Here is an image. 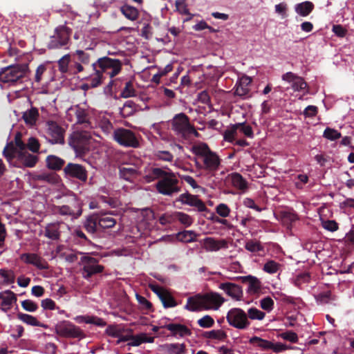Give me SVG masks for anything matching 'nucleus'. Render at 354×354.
<instances>
[{
	"instance_id": "1",
	"label": "nucleus",
	"mask_w": 354,
	"mask_h": 354,
	"mask_svg": "<svg viewBox=\"0 0 354 354\" xmlns=\"http://www.w3.org/2000/svg\"><path fill=\"white\" fill-rule=\"evenodd\" d=\"M92 67L95 73L90 75V87H97L104 78V74L109 75L111 78L118 75L121 71L122 64L118 59L103 57L93 63Z\"/></svg>"
},
{
	"instance_id": "2",
	"label": "nucleus",
	"mask_w": 354,
	"mask_h": 354,
	"mask_svg": "<svg viewBox=\"0 0 354 354\" xmlns=\"http://www.w3.org/2000/svg\"><path fill=\"white\" fill-rule=\"evenodd\" d=\"M224 301V298L217 292L197 294L187 299L185 308L192 312L209 309L218 310Z\"/></svg>"
},
{
	"instance_id": "3",
	"label": "nucleus",
	"mask_w": 354,
	"mask_h": 354,
	"mask_svg": "<svg viewBox=\"0 0 354 354\" xmlns=\"http://www.w3.org/2000/svg\"><path fill=\"white\" fill-rule=\"evenodd\" d=\"M192 151L203 162V170L206 171L210 176H214L221 163L218 155L212 151L204 142L194 146Z\"/></svg>"
},
{
	"instance_id": "4",
	"label": "nucleus",
	"mask_w": 354,
	"mask_h": 354,
	"mask_svg": "<svg viewBox=\"0 0 354 354\" xmlns=\"http://www.w3.org/2000/svg\"><path fill=\"white\" fill-rule=\"evenodd\" d=\"M155 188L159 194L167 196H171L181 191L180 181L176 174L169 169L166 171V174L156 183Z\"/></svg>"
},
{
	"instance_id": "5",
	"label": "nucleus",
	"mask_w": 354,
	"mask_h": 354,
	"mask_svg": "<svg viewBox=\"0 0 354 354\" xmlns=\"http://www.w3.org/2000/svg\"><path fill=\"white\" fill-rule=\"evenodd\" d=\"M171 129L178 136L187 138L190 135L198 137L199 133L194 127L190 124L189 117L184 113L174 115L171 121Z\"/></svg>"
},
{
	"instance_id": "6",
	"label": "nucleus",
	"mask_w": 354,
	"mask_h": 354,
	"mask_svg": "<svg viewBox=\"0 0 354 354\" xmlns=\"http://www.w3.org/2000/svg\"><path fill=\"white\" fill-rule=\"evenodd\" d=\"M28 70V64H14L1 68L0 85L13 84L23 78Z\"/></svg>"
},
{
	"instance_id": "7",
	"label": "nucleus",
	"mask_w": 354,
	"mask_h": 354,
	"mask_svg": "<svg viewBox=\"0 0 354 354\" xmlns=\"http://www.w3.org/2000/svg\"><path fill=\"white\" fill-rule=\"evenodd\" d=\"M75 128L69 137L68 144L77 156H82L88 151V132L86 130H79L78 127Z\"/></svg>"
},
{
	"instance_id": "8",
	"label": "nucleus",
	"mask_w": 354,
	"mask_h": 354,
	"mask_svg": "<svg viewBox=\"0 0 354 354\" xmlns=\"http://www.w3.org/2000/svg\"><path fill=\"white\" fill-rule=\"evenodd\" d=\"M113 139L120 145L125 147L137 148L139 147V141L135 133L127 129L118 128L114 130Z\"/></svg>"
},
{
	"instance_id": "9",
	"label": "nucleus",
	"mask_w": 354,
	"mask_h": 354,
	"mask_svg": "<svg viewBox=\"0 0 354 354\" xmlns=\"http://www.w3.org/2000/svg\"><path fill=\"white\" fill-rule=\"evenodd\" d=\"M228 324L240 330L247 328L250 323L245 311L239 308L230 309L226 316Z\"/></svg>"
},
{
	"instance_id": "10",
	"label": "nucleus",
	"mask_w": 354,
	"mask_h": 354,
	"mask_svg": "<svg viewBox=\"0 0 354 354\" xmlns=\"http://www.w3.org/2000/svg\"><path fill=\"white\" fill-rule=\"evenodd\" d=\"M71 30L66 26H59L55 29V35L49 44L51 48H59L66 46L69 40Z\"/></svg>"
},
{
	"instance_id": "11",
	"label": "nucleus",
	"mask_w": 354,
	"mask_h": 354,
	"mask_svg": "<svg viewBox=\"0 0 354 354\" xmlns=\"http://www.w3.org/2000/svg\"><path fill=\"white\" fill-rule=\"evenodd\" d=\"M53 209L61 215L71 216L74 218H77L82 214V209L75 198H72L67 205L54 206Z\"/></svg>"
},
{
	"instance_id": "12",
	"label": "nucleus",
	"mask_w": 354,
	"mask_h": 354,
	"mask_svg": "<svg viewBox=\"0 0 354 354\" xmlns=\"http://www.w3.org/2000/svg\"><path fill=\"white\" fill-rule=\"evenodd\" d=\"M47 126V134L50 142L52 144H64L65 130L54 121H48Z\"/></svg>"
},
{
	"instance_id": "13",
	"label": "nucleus",
	"mask_w": 354,
	"mask_h": 354,
	"mask_svg": "<svg viewBox=\"0 0 354 354\" xmlns=\"http://www.w3.org/2000/svg\"><path fill=\"white\" fill-rule=\"evenodd\" d=\"M56 333L64 337L75 338L81 336V330L68 322H63L56 325Z\"/></svg>"
},
{
	"instance_id": "14",
	"label": "nucleus",
	"mask_w": 354,
	"mask_h": 354,
	"mask_svg": "<svg viewBox=\"0 0 354 354\" xmlns=\"http://www.w3.org/2000/svg\"><path fill=\"white\" fill-rule=\"evenodd\" d=\"M116 224V221L109 216L100 217L98 220L90 216V234H95L100 229L111 228Z\"/></svg>"
},
{
	"instance_id": "15",
	"label": "nucleus",
	"mask_w": 354,
	"mask_h": 354,
	"mask_svg": "<svg viewBox=\"0 0 354 354\" xmlns=\"http://www.w3.org/2000/svg\"><path fill=\"white\" fill-rule=\"evenodd\" d=\"M176 201H179L183 205H188L189 206L194 207L201 212L207 210L205 204L198 198V196L192 195L189 192L180 194L176 199Z\"/></svg>"
},
{
	"instance_id": "16",
	"label": "nucleus",
	"mask_w": 354,
	"mask_h": 354,
	"mask_svg": "<svg viewBox=\"0 0 354 354\" xmlns=\"http://www.w3.org/2000/svg\"><path fill=\"white\" fill-rule=\"evenodd\" d=\"M64 171L66 176L75 178L80 181L86 182L87 180V171L81 165L70 162L64 167Z\"/></svg>"
},
{
	"instance_id": "17",
	"label": "nucleus",
	"mask_w": 354,
	"mask_h": 354,
	"mask_svg": "<svg viewBox=\"0 0 354 354\" xmlns=\"http://www.w3.org/2000/svg\"><path fill=\"white\" fill-rule=\"evenodd\" d=\"M281 78L283 81L292 83V88L295 91L306 89V93H308V84L303 77L298 76L292 72H287L282 75Z\"/></svg>"
},
{
	"instance_id": "18",
	"label": "nucleus",
	"mask_w": 354,
	"mask_h": 354,
	"mask_svg": "<svg viewBox=\"0 0 354 354\" xmlns=\"http://www.w3.org/2000/svg\"><path fill=\"white\" fill-rule=\"evenodd\" d=\"M218 288L235 300L239 301L243 297L242 288L236 283L231 282L221 283Z\"/></svg>"
},
{
	"instance_id": "19",
	"label": "nucleus",
	"mask_w": 354,
	"mask_h": 354,
	"mask_svg": "<svg viewBox=\"0 0 354 354\" xmlns=\"http://www.w3.org/2000/svg\"><path fill=\"white\" fill-rule=\"evenodd\" d=\"M21 259L26 263L31 264L39 270L48 269V262L35 253H25L21 256Z\"/></svg>"
},
{
	"instance_id": "20",
	"label": "nucleus",
	"mask_w": 354,
	"mask_h": 354,
	"mask_svg": "<svg viewBox=\"0 0 354 354\" xmlns=\"http://www.w3.org/2000/svg\"><path fill=\"white\" fill-rule=\"evenodd\" d=\"M170 331L171 335L174 337H185L192 335L191 330L185 325L178 323H169L163 326Z\"/></svg>"
},
{
	"instance_id": "21",
	"label": "nucleus",
	"mask_w": 354,
	"mask_h": 354,
	"mask_svg": "<svg viewBox=\"0 0 354 354\" xmlns=\"http://www.w3.org/2000/svg\"><path fill=\"white\" fill-rule=\"evenodd\" d=\"M227 247V242L225 239L216 240L212 237H207L204 239L203 248L208 252H216Z\"/></svg>"
},
{
	"instance_id": "22",
	"label": "nucleus",
	"mask_w": 354,
	"mask_h": 354,
	"mask_svg": "<svg viewBox=\"0 0 354 354\" xmlns=\"http://www.w3.org/2000/svg\"><path fill=\"white\" fill-rule=\"evenodd\" d=\"M78 254L82 255L80 264L83 265L82 276L85 279H88V256L86 254L82 255V252L71 253L66 257V260L68 262L73 263L78 259Z\"/></svg>"
},
{
	"instance_id": "23",
	"label": "nucleus",
	"mask_w": 354,
	"mask_h": 354,
	"mask_svg": "<svg viewBox=\"0 0 354 354\" xmlns=\"http://www.w3.org/2000/svg\"><path fill=\"white\" fill-rule=\"evenodd\" d=\"M165 169L160 167H151L145 171L143 178L147 183H150L156 180H160L163 175L166 174Z\"/></svg>"
},
{
	"instance_id": "24",
	"label": "nucleus",
	"mask_w": 354,
	"mask_h": 354,
	"mask_svg": "<svg viewBox=\"0 0 354 354\" xmlns=\"http://www.w3.org/2000/svg\"><path fill=\"white\" fill-rule=\"evenodd\" d=\"M77 121L75 125L88 124V106L84 102L75 107Z\"/></svg>"
},
{
	"instance_id": "25",
	"label": "nucleus",
	"mask_w": 354,
	"mask_h": 354,
	"mask_svg": "<svg viewBox=\"0 0 354 354\" xmlns=\"http://www.w3.org/2000/svg\"><path fill=\"white\" fill-rule=\"evenodd\" d=\"M235 280H239L243 283L248 284V291L253 293L258 292L261 289L260 281L254 276H239L234 278Z\"/></svg>"
},
{
	"instance_id": "26",
	"label": "nucleus",
	"mask_w": 354,
	"mask_h": 354,
	"mask_svg": "<svg viewBox=\"0 0 354 354\" xmlns=\"http://www.w3.org/2000/svg\"><path fill=\"white\" fill-rule=\"evenodd\" d=\"M252 82L251 78L243 77L236 85L234 94L243 98L249 97L250 88L248 86Z\"/></svg>"
},
{
	"instance_id": "27",
	"label": "nucleus",
	"mask_w": 354,
	"mask_h": 354,
	"mask_svg": "<svg viewBox=\"0 0 354 354\" xmlns=\"http://www.w3.org/2000/svg\"><path fill=\"white\" fill-rule=\"evenodd\" d=\"M0 299L1 300V308L4 312H6L17 301V297L12 291L8 290L0 293Z\"/></svg>"
},
{
	"instance_id": "28",
	"label": "nucleus",
	"mask_w": 354,
	"mask_h": 354,
	"mask_svg": "<svg viewBox=\"0 0 354 354\" xmlns=\"http://www.w3.org/2000/svg\"><path fill=\"white\" fill-rule=\"evenodd\" d=\"M18 160L26 167H33L38 161L36 155L30 154L26 151L18 152Z\"/></svg>"
},
{
	"instance_id": "29",
	"label": "nucleus",
	"mask_w": 354,
	"mask_h": 354,
	"mask_svg": "<svg viewBox=\"0 0 354 354\" xmlns=\"http://www.w3.org/2000/svg\"><path fill=\"white\" fill-rule=\"evenodd\" d=\"M45 236L47 238L56 241L59 239L60 237V231H59V223H52L48 224L45 227Z\"/></svg>"
},
{
	"instance_id": "30",
	"label": "nucleus",
	"mask_w": 354,
	"mask_h": 354,
	"mask_svg": "<svg viewBox=\"0 0 354 354\" xmlns=\"http://www.w3.org/2000/svg\"><path fill=\"white\" fill-rule=\"evenodd\" d=\"M46 162L48 169L58 171L64 165L65 160L57 156L49 155L46 157Z\"/></svg>"
},
{
	"instance_id": "31",
	"label": "nucleus",
	"mask_w": 354,
	"mask_h": 354,
	"mask_svg": "<svg viewBox=\"0 0 354 354\" xmlns=\"http://www.w3.org/2000/svg\"><path fill=\"white\" fill-rule=\"evenodd\" d=\"M162 348L166 354H185L186 352L185 344H167Z\"/></svg>"
},
{
	"instance_id": "32",
	"label": "nucleus",
	"mask_w": 354,
	"mask_h": 354,
	"mask_svg": "<svg viewBox=\"0 0 354 354\" xmlns=\"http://www.w3.org/2000/svg\"><path fill=\"white\" fill-rule=\"evenodd\" d=\"M17 317L19 319H20L21 321H22L23 322L26 323L28 325L32 326H39L44 328H47V325L41 323L37 319L36 317H33L32 315L19 313L17 314Z\"/></svg>"
},
{
	"instance_id": "33",
	"label": "nucleus",
	"mask_w": 354,
	"mask_h": 354,
	"mask_svg": "<svg viewBox=\"0 0 354 354\" xmlns=\"http://www.w3.org/2000/svg\"><path fill=\"white\" fill-rule=\"evenodd\" d=\"M314 4L308 1L295 5V12L302 17L308 16L314 9Z\"/></svg>"
},
{
	"instance_id": "34",
	"label": "nucleus",
	"mask_w": 354,
	"mask_h": 354,
	"mask_svg": "<svg viewBox=\"0 0 354 354\" xmlns=\"http://www.w3.org/2000/svg\"><path fill=\"white\" fill-rule=\"evenodd\" d=\"M231 182L232 185L243 192L248 189V183L245 179L239 173L231 174Z\"/></svg>"
},
{
	"instance_id": "35",
	"label": "nucleus",
	"mask_w": 354,
	"mask_h": 354,
	"mask_svg": "<svg viewBox=\"0 0 354 354\" xmlns=\"http://www.w3.org/2000/svg\"><path fill=\"white\" fill-rule=\"evenodd\" d=\"M120 178L127 181H132L138 175V171L133 167H120L119 171Z\"/></svg>"
},
{
	"instance_id": "36",
	"label": "nucleus",
	"mask_w": 354,
	"mask_h": 354,
	"mask_svg": "<svg viewBox=\"0 0 354 354\" xmlns=\"http://www.w3.org/2000/svg\"><path fill=\"white\" fill-rule=\"evenodd\" d=\"M39 117L38 109L35 107H32L30 109L25 111L23 114V119L28 124L33 125L36 123Z\"/></svg>"
},
{
	"instance_id": "37",
	"label": "nucleus",
	"mask_w": 354,
	"mask_h": 354,
	"mask_svg": "<svg viewBox=\"0 0 354 354\" xmlns=\"http://www.w3.org/2000/svg\"><path fill=\"white\" fill-rule=\"evenodd\" d=\"M120 10L125 17L131 21H135L138 17L139 12L133 6L124 5L121 7Z\"/></svg>"
},
{
	"instance_id": "38",
	"label": "nucleus",
	"mask_w": 354,
	"mask_h": 354,
	"mask_svg": "<svg viewBox=\"0 0 354 354\" xmlns=\"http://www.w3.org/2000/svg\"><path fill=\"white\" fill-rule=\"evenodd\" d=\"M154 342L153 337H148L145 333L134 335L133 341L129 342L128 345L132 346H138L142 343H153Z\"/></svg>"
},
{
	"instance_id": "39",
	"label": "nucleus",
	"mask_w": 354,
	"mask_h": 354,
	"mask_svg": "<svg viewBox=\"0 0 354 354\" xmlns=\"http://www.w3.org/2000/svg\"><path fill=\"white\" fill-rule=\"evenodd\" d=\"M124 332V326L121 324H111L109 325L105 330V333L112 337H120V335Z\"/></svg>"
},
{
	"instance_id": "40",
	"label": "nucleus",
	"mask_w": 354,
	"mask_h": 354,
	"mask_svg": "<svg viewBox=\"0 0 354 354\" xmlns=\"http://www.w3.org/2000/svg\"><path fill=\"white\" fill-rule=\"evenodd\" d=\"M315 298L316 301L320 304H328L330 301H334L336 299V297L332 295L330 290L320 292L315 295Z\"/></svg>"
},
{
	"instance_id": "41",
	"label": "nucleus",
	"mask_w": 354,
	"mask_h": 354,
	"mask_svg": "<svg viewBox=\"0 0 354 354\" xmlns=\"http://www.w3.org/2000/svg\"><path fill=\"white\" fill-rule=\"evenodd\" d=\"M196 234L194 231L184 230L176 234V239L182 242L191 243L196 241Z\"/></svg>"
},
{
	"instance_id": "42",
	"label": "nucleus",
	"mask_w": 354,
	"mask_h": 354,
	"mask_svg": "<svg viewBox=\"0 0 354 354\" xmlns=\"http://www.w3.org/2000/svg\"><path fill=\"white\" fill-rule=\"evenodd\" d=\"M203 337L211 339L224 340L227 338V334L222 330H212L204 332Z\"/></svg>"
},
{
	"instance_id": "43",
	"label": "nucleus",
	"mask_w": 354,
	"mask_h": 354,
	"mask_svg": "<svg viewBox=\"0 0 354 354\" xmlns=\"http://www.w3.org/2000/svg\"><path fill=\"white\" fill-rule=\"evenodd\" d=\"M249 342L264 350L270 349V347L273 346V343L272 342L261 339L257 336L251 337Z\"/></svg>"
},
{
	"instance_id": "44",
	"label": "nucleus",
	"mask_w": 354,
	"mask_h": 354,
	"mask_svg": "<svg viewBox=\"0 0 354 354\" xmlns=\"http://www.w3.org/2000/svg\"><path fill=\"white\" fill-rule=\"evenodd\" d=\"M174 219L186 227L190 226L193 223V218L189 215L181 212H174Z\"/></svg>"
},
{
	"instance_id": "45",
	"label": "nucleus",
	"mask_w": 354,
	"mask_h": 354,
	"mask_svg": "<svg viewBox=\"0 0 354 354\" xmlns=\"http://www.w3.org/2000/svg\"><path fill=\"white\" fill-rule=\"evenodd\" d=\"M160 300L165 308H172L177 306V303L174 297L167 291L164 292Z\"/></svg>"
},
{
	"instance_id": "46",
	"label": "nucleus",
	"mask_w": 354,
	"mask_h": 354,
	"mask_svg": "<svg viewBox=\"0 0 354 354\" xmlns=\"http://www.w3.org/2000/svg\"><path fill=\"white\" fill-rule=\"evenodd\" d=\"M282 222L286 225H291L298 220L297 214L294 212L283 211L281 213Z\"/></svg>"
},
{
	"instance_id": "47",
	"label": "nucleus",
	"mask_w": 354,
	"mask_h": 354,
	"mask_svg": "<svg viewBox=\"0 0 354 354\" xmlns=\"http://www.w3.org/2000/svg\"><path fill=\"white\" fill-rule=\"evenodd\" d=\"M17 151V147L15 146L13 142H10L7 144L3 149V156L8 160H12L15 157V154Z\"/></svg>"
},
{
	"instance_id": "48",
	"label": "nucleus",
	"mask_w": 354,
	"mask_h": 354,
	"mask_svg": "<svg viewBox=\"0 0 354 354\" xmlns=\"http://www.w3.org/2000/svg\"><path fill=\"white\" fill-rule=\"evenodd\" d=\"M280 266L281 265L279 263L273 260H269L264 264L263 270L269 274H274L278 272Z\"/></svg>"
},
{
	"instance_id": "49",
	"label": "nucleus",
	"mask_w": 354,
	"mask_h": 354,
	"mask_svg": "<svg viewBox=\"0 0 354 354\" xmlns=\"http://www.w3.org/2000/svg\"><path fill=\"white\" fill-rule=\"evenodd\" d=\"M323 136L330 140H336L342 137L341 133L330 127L326 128L324 131Z\"/></svg>"
},
{
	"instance_id": "50",
	"label": "nucleus",
	"mask_w": 354,
	"mask_h": 354,
	"mask_svg": "<svg viewBox=\"0 0 354 354\" xmlns=\"http://www.w3.org/2000/svg\"><path fill=\"white\" fill-rule=\"evenodd\" d=\"M136 90L133 88V82L129 81L126 82L125 86L121 93V97L128 98L136 95Z\"/></svg>"
},
{
	"instance_id": "51",
	"label": "nucleus",
	"mask_w": 354,
	"mask_h": 354,
	"mask_svg": "<svg viewBox=\"0 0 354 354\" xmlns=\"http://www.w3.org/2000/svg\"><path fill=\"white\" fill-rule=\"evenodd\" d=\"M237 130L239 129L245 136L252 138L254 136L253 130L252 127L246 124L245 122L236 123Z\"/></svg>"
},
{
	"instance_id": "52",
	"label": "nucleus",
	"mask_w": 354,
	"mask_h": 354,
	"mask_svg": "<svg viewBox=\"0 0 354 354\" xmlns=\"http://www.w3.org/2000/svg\"><path fill=\"white\" fill-rule=\"evenodd\" d=\"M245 248L251 252H256L263 250V247L261 245V243L259 241L253 240H250L246 242Z\"/></svg>"
},
{
	"instance_id": "53",
	"label": "nucleus",
	"mask_w": 354,
	"mask_h": 354,
	"mask_svg": "<svg viewBox=\"0 0 354 354\" xmlns=\"http://www.w3.org/2000/svg\"><path fill=\"white\" fill-rule=\"evenodd\" d=\"M278 337L291 343H297L299 338L296 333L292 330H287L278 335Z\"/></svg>"
},
{
	"instance_id": "54",
	"label": "nucleus",
	"mask_w": 354,
	"mask_h": 354,
	"mask_svg": "<svg viewBox=\"0 0 354 354\" xmlns=\"http://www.w3.org/2000/svg\"><path fill=\"white\" fill-rule=\"evenodd\" d=\"M248 317L251 319L262 320L265 317V313L256 308H250L248 310Z\"/></svg>"
},
{
	"instance_id": "55",
	"label": "nucleus",
	"mask_w": 354,
	"mask_h": 354,
	"mask_svg": "<svg viewBox=\"0 0 354 354\" xmlns=\"http://www.w3.org/2000/svg\"><path fill=\"white\" fill-rule=\"evenodd\" d=\"M197 324L202 328H211L214 324V320L211 316L207 315L199 319Z\"/></svg>"
},
{
	"instance_id": "56",
	"label": "nucleus",
	"mask_w": 354,
	"mask_h": 354,
	"mask_svg": "<svg viewBox=\"0 0 354 354\" xmlns=\"http://www.w3.org/2000/svg\"><path fill=\"white\" fill-rule=\"evenodd\" d=\"M237 128L236 124H232L229 129L224 132V139L228 142H233L236 135Z\"/></svg>"
},
{
	"instance_id": "57",
	"label": "nucleus",
	"mask_w": 354,
	"mask_h": 354,
	"mask_svg": "<svg viewBox=\"0 0 354 354\" xmlns=\"http://www.w3.org/2000/svg\"><path fill=\"white\" fill-rule=\"evenodd\" d=\"M96 259L90 257V277L97 273H100L104 270V266L101 265H96Z\"/></svg>"
},
{
	"instance_id": "58",
	"label": "nucleus",
	"mask_w": 354,
	"mask_h": 354,
	"mask_svg": "<svg viewBox=\"0 0 354 354\" xmlns=\"http://www.w3.org/2000/svg\"><path fill=\"white\" fill-rule=\"evenodd\" d=\"M260 306L262 309L270 312L273 309L274 301L270 297H264L260 301Z\"/></svg>"
},
{
	"instance_id": "59",
	"label": "nucleus",
	"mask_w": 354,
	"mask_h": 354,
	"mask_svg": "<svg viewBox=\"0 0 354 354\" xmlns=\"http://www.w3.org/2000/svg\"><path fill=\"white\" fill-rule=\"evenodd\" d=\"M35 179L39 181L53 183L55 182L56 176L53 174L42 173L37 175Z\"/></svg>"
},
{
	"instance_id": "60",
	"label": "nucleus",
	"mask_w": 354,
	"mask_h": 354,
	"mask_svg": "<svg viewBox=\"0 0 354 354\" xmlns=\"http://www.w3.org/2000/svg\"><path fill=\"white\" fill-rule=\"evenodd\" d=\"M22 308L28 312H35L38 309V305L30 299H26L21 302Z\"/></svg>"
},
{
	"instance_id": "61",
	"label": "nucleus",
	"mask_w": 354,
	"mask_h": 354,
	"mask_svg": "<svg viewBox=\"0 0 354 354\" xmlns=\"http://www.w3.org/2000/svg\"><path fill=\"white\" fill-rule=\"evenodd\" d=\"M27 147L28 148L29 150H30L33 153H36V152L39 151L40 145L37 138L30 137L28 139V141L27 143Z\"/></svg>"
},
{
	"instance_id": "62",
	"label": "nucleus",
	"mask_w": 354,
	"mask_h": 354,
	"mask_svg": "<svg viewBox=\"0 0 354 354\" xmlns=\"http://www.w3.org/2000/svg\"><path fill=\"white\" fill-rule=\"evenodd\" d=\"M216 213L221 216V217H227L228 216L230 209L228 207V206L226 204L221 203L218 205H217L216 208Z\"/></svg>"
},
{
	"instance_id": "63",
	"label": "nucleus",
	"mask_w": 354,
	"mask_h": 354,
	"mask_svg": "<svg viewBox=\"0 0 354 354\" xmlns=\"http://www.w3.org/2000/svg\"><path fill=\"white\" fill-rule=\"evenodd\" d=\"M0 275L7 283H12L15 281V275L12 271L1 269Z\"/></svg>"
},
{
	"instance_id": "64",
	"label": "nucleus",
	"mask_w": 354,
	"mask_h": 354,
	"mask_svg": "<svg viewBox=\"0 0 354 354\" xmlns=\"http://www.w3.org/2000/svg\"><path fill=\"white\" fill-rule=\"evenodd\" d=\"M175 221L174 219V213L173 214H163L160 218H159V223L162 225H166L167 224H170Z\"/></svg>"
}]
</instances>
